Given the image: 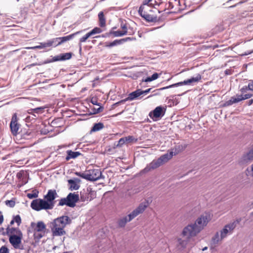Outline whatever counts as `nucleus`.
I'll return each mask as SVG.
<instances>
[{"instance_id":"nucleus-17","label":"nucleus","mask_w":253,"mask_h":253,"mask_svg":"<svg viewBox=\"0 0 253 253\" xmlns=\"http://www.w3.org/2000/svg\"><path fill=\"white\" fill-rule=\"evenodd\" d=\"M80 32H81V31H78V32H77L74 33V34L70 35H69L68 36L59 38V42H58L57 44H55V46H57L58 45H60V44H62V43H63V42H65L66 41L70 40L73 37H74V36L75 35L78 34Z\"/></svg>"},{"instance_id":"nucleus-41","label":"nucleus","mask_w":253,"mask_h":253,"mask_svg":"<svg viewBox=\"0 0 253 253\" xmlns=\"http://www.w3.org/2000/svg\"><path fill=\"white\" fill-rule=\"evenodd\" d=\"M59 42V38H54L51 40H49V42L51 46H55V44H57V43Z\"/></svg>"},{"instance_id":"nucleus-24","label":"nucleus","mask_w":253,"mask_h":253,"mask_svg":"<svg viewBox=\"0 0 253 253\" xmlns=\"http://www.w3.org/2000/svg\"><path fill=\"white\" fill-rule=\"evenodd\" d=\"M142 18L145 19L148 22H156L158 21L157 16H153L150 14L144 13V15L142 16Z\"/></svg>"},{"instance_id":"nucleus-2","label":"nucleus","mask_w":253,"mask_h":253,"mask_svg":"<svg viewBox=\"0 0 253 253\" xmlns=\"http://www.w3.org/2000/svg\"><path fill=\"white\" fill-rule=\"evenodd\" d=\"M72 222V219L66 215H63L55 219L52 222L51 230L54 236H61L66 234L64 228Z\"/></svg>"},{"instance_id":"nucleus-45","label":"nucleus","mask_w":253,"mask_h":253,"mask_svg":"<svg viewBox=\"0 0 253 253\" xmlns=\"http://www.w3.org/2000/svg\"><path fill=\"white\" fill-rule=\"evenodd\" d=\"M91 32L92 34L94 35L95 34L100 33L102 32V30L100 28L96 27L92 30Z\"/></svg>"},{"instance_id":"nucleus-55","label":"nucleus","mask_w":253,"mask_h":253,"mask_svg":"<svg viewBox=\"0 0 253 253\" xmlns=\"http://www.w3.org/2000/svg\"><path fill=\"white\" fill-rule=\"evenodd\" d=\"M248 90H249V89H248V86H245V87H243V88H242L241 89L240 91H241V92L242 93H244L246 92Z\"/></svg>"},{"instance_id":"nucleus-26","label":"nucleus","mask_w":253,"mask_h":253,"mask_svg":"<svg viewBox=\"0 0 253 253\" xmlns=\"http://www.w3.org/2000/svg\"><path fill=\"white\" fill-rule=\"evenodd\" d=\"M178 154V152L176 150H175V148H174L171 149L169 153H168L167 154H165L163 155V156L164 157L165 156L166 157L165 159H167L166 161L168 162L169 160H170L172 157L173 156L176 155Z\"/></svg>"},{"instance_id":"nucleus-22","label":"nucleus","mask_w":253,"mask_h":253,"mask_svg":"<svg viewBox=\"0 0 253 253\" xmlns=\"http://www.w3.org/2000/svg\"><path fill=\"white\" fill-rule=\"evenodd\" d=\"M45 232H39L34 230V238L35 243H38L40 240L45 235Z\"/></svg>"},{"instance_id":"nucleus-61","label":"nucleus","mask_w":253,"mask_h":253,"mask_svg":"<svg viewBox=\"0 0 253 253\" xmlns=\"http://www.w3.org/2000/svg\"><path fill=\"white\" fill-rule=\"evenodd\" d=\"M119 40L120 44L123 43V42H126V38L122 39L121 40Z\"/></svg>"},{"instance_id":"nucleus-23","label":"nucleus","mask_w":253,"mask_h":253,"mask_svg":"<svg viewBox=\"0 0 253 253\" xmlns=\"http://www.w3.org/2000/svg\"><path fill=\"white\" fill-rule=\"evenodd\" d=\"M177 248L178 250H182L186 248L187 244V240H182L179 238L177 239Z\"/></svg>"},{"instance_id":"nucleus-56","label":"nucleus","mask_w":253,"mask_h":253,"mask_svg":"<svg viewBox=\"0 0 253 253\" xmlns=\"http://www.w3.org/2000/svg\"><path fill=\"white\" fill-rule=\"evenodd\" d=\"M43 48L42 47V45L41 44V43H40V45H37V46H34V47H30V48H32V49H36V48Z\"/></svg>"},{"instance_id":"nucleus-51","label":"nucleus","mask_w":253,"mask_h":253,"mask_svg":"<svg viewBox=\"0 0 253 253\" xmlns=\"http://www.w3.org/2000/svg\"><path fill=\"white\" fill-rule=\"evenodd\" d=\"M49 41H48L46 42H42L41 44L42 45L43 48L51 46Z\"/></svg>"},{"instance_id":"nucleus-62","label":"nucleus","mask_w":253,"mask_h":253,"mask_svg":"<svg viewBox=\"0 0 253 253\" xmlns=\"http://www.w3.org/2000/svg\"><path fill=\"white\" fill-rule=\"evenodd\" d=\"M85 35H86V37L88 38L89 37L93 35V34H92V33H91V32L90 31V32L87 33Z\"/></svg>"},{"instance_id":"nucleus-31","label":"nucleus","mask_w":253,"mask_h":253,"mask_svg":"<svg viewBox=\"0 0 253 253\" xmlns=\"http://www.w3.org/2000/svg\"><path fill=\"white\" fill-rule=\"evenodd\" d=\"M87 191L88 192L87 199H89V201H90L95 197L96 192L92 190L91 188H88L87 189Z\"/></svg>"},{"instance_id":"nucleus-14","label":"nucleus","mask_w":253,"mask_h":253,"mask_svg":"<svg viewBox=\"0 0 253 253\" xmlns=\"http://www.w3.org/2000/svg\"><path fill=\"white\" fill-rule=\"evenodd\" d=\"M57 196V194L55 190H49L47 194L44 196V198L45 199V202H48L51 207L50 209H52L54 205V200L55 199Z\"/></svg>"},{"instance_id":"nucleus-49","label":"nucleus","mask_w":253,"mask_h":253,"mask_svg":"<svg viewBox=\"0 0 253 253\" xmlns=\"http://www.w3.org/2000/svg\"><path fill=\"white\" fill-rule=\"evenodd\" d=\"M126 142H130L134 139V138L132 136H128L125 137Z\"/></svg>"},{"instance_id":"nucleus-6","label":"nucleus","mask_w":253,"mask_h":253,"mask_svg":"<svg viewBox=\"0 0 253 253\" xmlns=\"http://www.w3.org/2000/svg\"><path fill=\"white\" fill-rule=\"evenodd\" d=\"M16 139L19 141V143H25V141L31 139L33 137L32 131L31 129L26 127H23L20 129L19 132L16 135Z\"/></svg>"},{"instance_id":"nucleus-53","label":"nucleus","mask_w":253,"mask_h":253,"mask_svg":"<svg viewBox=\"0 0 253 253\" xmlns=\"http://www.w3.org/2000/svg\"><path fill=\"white\" fill-rule=\"evenodd\" d=\"M43 108H42V107H38V108H35V109H32L31 111H34L37 113H38L40 110H42Z\"/></svg>"},{"instance_id":"nucleus-25","label":"nucleus","mask_w":253,"mask_h":253,"mask_svg":"<svg viewBox=\"0 0 253 253\" xmlns=\"http://www.w3.org/2000/svg\"><path fill=\"white\" fill-rule=\"evenodd\" d=\"M45 229L46 226L43 222L39 221L34 230L39 232H45Z\"/></svg>"},{"instance_id":"nucleus-8","label":"nucleus","mask_w":253,"mask_h":253,"mask_svg":"<svg viewBox=\"0 0 253 253\" xmlns=\"http://www.w3.org/2000/svg\"><path fill=\"white\" fill-rule=\"evenodd\" d=\"M201 75L198 74L195 77H192L191 78L188 79L187 80H185L183 82H179L166 87H162L161 88L157 89V90H162L169 88L178 86L183 84H190L198 82L200 80H201Z\"/></svg>"},{"instance_id":"nucleus-21","label":"nucleus","mask_w":253,"mask_h":253,"mask_svg":"<svg viewBox=\"0 0 253 253\" xmlns=\"http://www.w3.org/2000/svg\"><path fill=\"white\" fill-rule=\"evenodd\" d=\"M127 31H114L111 30L109 33H106L105 36H102L103 37L109 36L110 35H113L115 37H121L127 34Z\"/></svg>"},{"instance_id":"nucleus-29","label":"nucleus","mask_w":253,"mask_h":253,"mask_svg":"<svg viewBox=\"0 0 253 253\" xmlns=\"http://www.w3.org/2000/svg\"><path fill=\"white\" fill-rule=\"evenodd\" d=\"M104 125L102 123H98L94 124L91 129V132H95L98 131L104 127Z\"/></svg>"},{"instance_id":"nucleus-38","label":"nucleus","mask_w":253,"mask_h":253,"mask_svg":"<svg viewBox=\"0 0 253 253\" xmlns=\"http://www.w3.org/2000/svg\"><path fill=\"white\" fill-rule=\"evenodd\" d=\"M117 44H120L118 40H116L113 42H111L110 43H106V46L111 47L114 46H115Z\"/></svg>"},{"instance_id":"nucleus-46","label":"nucleus","mask_w":253,"mask_h":253,"mask_svg":"<svg viewBox=\"0 0 253 253\" xmlns=\"http://www.w3.org/2000/svg\"><path fill=\"white\" fill-rule=\"evenodd\" d=\"M246 171L248 172V173L247 174V175L253 177V164L251 166V169H247Z\"/></svg>"},{"instance_id":"nucleus-37","label":"nucleus","mask_w":253,"mask_h":253,"mask_svg":"<svg viewBox=\"0 0 253 253\" xmlns=\"http://www.w3.org/2000/svg\"><path fill=\"white\" fill-rule=\"evenodd\" d=\"M126 142L125 137L121 138L119 141L117 142V143L116 144H114L115 146L114 148H115L116 147H121Z\"/></svg>"},{"instance_id":"nucleus-32","label":"nucleus","mask_w":253,"mask_h":253,"mask_svg":"<svg viewBox=\"0 0 253 253\" xmlns=\"http://www.w3.org/2000/svg\"><path fill=\"white\" fill-rule=\"evenodd\" d=\"M253 96V94H246L244 95H237L239 101L249 99Z\"/></svg>"},{"instance_id":"nucleus-50","label":"nucleus","mask_w":253,"mask_h":253,"mask_svg":"<svg viewBox=\"0 0 253 253\" xmlns=\"http://www.w3.org/2000/svg\"><path fill=\"white\" fill-rule=\"evenodd\" d=\"M143 9H144V6L141 5L140 6L139 10H138V13L142 17L143 15H144V13L145 12L143 11Z\"/></svg>"},{"instance_id":"nucleus-27","label":"nucleus","mask_w":253,"mask_h":253,"mask_svg":"<svg viewBox=\"0 0 253 253\" xmlns=\"http://www.w3.org/2000/svg\"><path fill=\"white\" fill-rule=\"evenodd\" d=\"M98 18L99 21V26L101 27H103L106 25V20L104 17V13L102 11H101L98 14Z\"/></svg>"},{"instance_id":"nucleus-60","label":"nucleus","mask_w":253,"mask_h":253,"mask_svg":"<svg viewBox=\"0 0 253 253\" xmlns=\"http://www.w3.org/2000/svg\"><path fill=\"white\" fill-rule=\"evenodd\" d=\"M121 28L123 29V31H127V26L126 24H121Z\"/></svg>"},{"instance_id":"nucleus-48","label":"nucleus","mask_w":253,"mask_h":253,"mask_svg":"<svg viewBox=\"0 0 253 253\" xmlns=\"http://www.w3.org/2000/svg\"><path fill=\"white\" fill-rule=\"evenodd\" d=\"M91 103L93 105H96L98 106H100V103L97 102V99L96 97H93L91 99Z\"/></svg>"},{"instance_id":"nucleus-44","label":"nucleus","mask_w":253,"mask_h":253,"mask_svg":"<svg viewBox=\"0 0 253 253\" xmlns=\"http://www.w3.org/2000/svg\"><path fill=\"white\" fill-rule=\"evenodd\" d=\"M0 253H9L8 248L5 246H2L0 248Z\"/></svg>"},{"instance_id":"nucleus-43","label":"nucleus","mask_w":253,"mask_h":253,"mask_svg":"<svg viewBox=\"0 0 253 253\" xmlns=\"http://www.w3.org/2000/svg\"><path fill=\"white\" fill-rule=\"evenodd\" d=\"M87 39L88 38L86 37V35H85L83 37H82V38L80 39V43H79V46H80V50H80V52L82 51V46H81V43L85 42Z\"/></svg>"},{"instance_id":"nucleus-59","label":"nucleus","mask_w":253,"mask_h":253,"mask_svg":"<svg viewBox=\"0 0 253 253\" xmlns=\"http://www.w3.org/2000/svg\"><path fill=\"white\" fill-rule=\"evenodd\" d=\"M153 81V80H152V77H147V78L144 80V81H145V82H151V81Z\"/></svg>"},{"instance_id":"nucleus-30","label":"nucleus","mask_w":253,"mask_h":253,"mask_svg":"<svg viewBox=\"0 0 253 253\" xmlns=\"http://www.w3.org/2000/svg\"><path fill=\"white\" fill-rule=\"evenodd\" d=\"M240 219H237L236 221L233 222L232 223L226 225V228H227L228 230L230 231V232H231L233 230V229L236 227L237 224L240 222Z\"/></svg>"},{"instance_id":"nucleus-34","label":"nucleus","mask_w":253,"mask_h":253,"mask_svg":"<svg viewBox=\"0 0 253 253\" xmlns=\"http://www.w3.org/2000/svg\"><path fill=\"white\" fill-rule=\"evenodd\" d=\"M99 106L100 107L97 109H96L94 107L91 108V111H90L89 114H90V115L96 114L97 113L102 112L104 109V108L101 106Z\"/></svg>"},{"instance_id":"nucleus-9","label":"nucleus","mask_w":253,"mask_h":253,"mask_svg":"<svg viewBox=\"0 0 253 253\" xmlns=\"http://www.w3.org/2000/svg\"><path fill=\"white\" fill-rule=\"evenodd\" d=\"M10 127L12 135L16 136L19 132L20 128V125L18 123V118L16 113H14L12 117Z\"/></svg>"},{"instance_id":"nucleus-18","label":"nucleus","mask_w":253,"mask_h":253,"mask_svg":"<svg viewBox=\"0 0 253 253\" xmlns=\"http://www.w3.org/2000/svg\"><path fill=\"white\" fill-rule=\"evenodd\" d=\"M68 182L69 184L70 185L69 189L71 190H78L79 187L80 185H78L76 182H80V180L78 178H76L75 180L73 179H69L68 180Z\"/></svg>"},{"instance_id":"nucleus-52","label":"nucleus","mask_w":253,"mask_h":253,"mask_svg":"<svg viewBox=\"0 0 253 253\" xmlns=\"http://www.w3.org/2000/svg\"><path fill=\"white\" fill-rule=\"evenodd\" d=\"M249 90L253 91V81L250 82L248 85Z\"/></svg>"},{"instance_id":"nucleus-39","label":"nucleus","mask_w":253,"mask_h":253,"mask_svg":"<svg viewBox=\"0 0 253 253\" xmlns=\"http://www.w3.org/2000/svg\"><path fill=\"white\" fill-rule=\"evenodd\" d=\"M5 204L6 206H9V207L13 208L14 207L15 205V201L13 200H6L5 202Z\"/></svg>"},{"instance_id":"nucleus-7","label":"nucleus","mask_w":253,"mask_h":253,"mask_svg":"<svg viewBox=\"0 0 253 253\" xmlns=\"http://www.w3.org/2000/svg\"><path fill=\"white\" fill-rule=\"evenodd\" d=\"M31 207L33 210L39 211L42 209L50 210L51 206H50L48 202H45V200L41 199H38L34 200L32 202Z\"/></svg>"},{"instance_id":"nucleus-19","label":"nucleus","mask_w":253,"mask_h":253,"mask_svg":"<svg viewBox=\"0 0 253 253\" xmlns=\"http://www.w3.org/2000/svg\"><path fill=\"white\" fill-rule=\"evenodd\" d=\"M67 154V155L66 157V160L67 161L70 159H75L82 155L79 152H73L72 150H68Z\"/></svg>"},{"instance_id":"nucleus-12","label":"nucleus","mask_w":253,"mask_h":253,"mask_svg":"<svg viewBox=\"0 0 253 253\" xmlns=\"http://www.w3.org/2000/svg\"><path fill=\"white\" fill-rule=\"evenodd\" d=\"M23 238V234L21 231H18L17 235H12L9 236V241L14 248H18L19 245L21 244Z\"/></svg>"},{"instance_id":"nucleus-57","label":"nucleus","mask_w":253,"mask_h":253,"mask_svg":"<svg viewBox=\"0 0 253 253\" xmlns=\"http://www.w3.org/2000/svg\"><path fill=\"white\" fill-rule=\"evenodd\" d=\"M152 89V88H148L145 90H142V93L143 94H146L148 92H149Z\"/></svg>"},{"instance_id":"nucleus-36","label":"nucleus","mask_w":253,"mask_h":253,"mask_svg":"<svg viewBox=\"0 0 253 253\" xmlns=\"http://www.w3.org/2000/svg\"><path fill=\"white\" fill-rule=\"evenodd\" d=\"M7 234H8L9 233L11 234H13L15 233L16 235L17 234L18 231H21L20 230H19L18 228L12 227L11 228H9V227L7 228Z\"/></svg>"},{"instance_id":"nucleus-47","label":"nucleus","mask_w":253,"mask_h":253,"mask_svg":"<svg viewBox=\"0 0 253 253\" xmlns=\"http://www.w3.org/2000/svg\"><path fill=\"white\" fill-rule=\"evenodd\" d=\"M175 150H177V151L178 152V153H180L181 152V151H182L184 149H185V147H183V146L182 145H177L175 147Z\"/></svg>"},{"instance_id":"nucleus-58","label":"nucleus","mask_w":253,"mask_h":253,"mask_svg":"<svg viewBox=\"0 0 253 253\" xmlns=\"http://www.w3.org/2000/svg\"><path fill=\"white\" fill-rule=\"evenodd\" d=\"M39 65V64L38 63H33V64H31L27 65L26 67V68H30L31 67H33V66H36V65Z\"/></svg>"},{"instance_id":"nucleus-20","label":"nucleus","mask_w":253,"mask_h":253,"mask_svg":"<svg viewBox=\"0 0 253 253\" xmlns=\"http://www.w3.org/2000/svg\"><path fill=\"white\" fill-rule=\"evenodd\" d=\"M132 219L130 218L129 214L127 216L124 217L120 219L118 221V226L119 227H124L126 223L130 221Z\"/></svg>"},{"instance_id":"nucleus-11","label":"nucleus","mask_w":253,"mask_h":253,"mask_svg":"<svg viewBox=\"0 0 253 253\" xmlns=\"http://www.w3.org/2000/svg\"><path fill=\"white\" fill-rule=\"evenodd\" d=\"M253 161V145L248 152L244 153L239 160L240 165L247 164Z\"/></svg>"},{"instance_id":"nucleus-54","label":"nucleus","mask_w":253,"mask_h":253,"mask_svg":"<svg viewBox=\"0 0 253 253\" xmlns=\"http://www.w3.org/2000/svg\"><path fill=\"white\" fill-rule=\"evenodd\" d=\"M158 77H159V74L157 73L153 74L151 76V77H152L153 80H155L157 79L158 78Z\"/></svg>"},{"instance_id":"nucleus-33","label":"nucleus","mask_w":253,"mask_h":253,"mask_svg":"<svg viewBox=\"0 0 253 253\" xmlns=\"http://www.w3.org/2000/svg\"><path fill=\"white\" fill-rule=\"evenodd\" d=\"M33 193H28L27 197L30 199L36 198L38 197L39 191L35 189L32 191Z\"/></svg>"},{"instance_id":"nucleus-10","label":"nucleus","mask_w":253,"mask_h":253,"mask_svg":"<svg viewBox=\"0 0 253 253\" xmlns=\"http://www.w3.org/2000/svg\"><path fill=\"white\" fill-rule=\"evenodd\" d=\"M142 94V90L140 89H138L130 93L127 98L121 100V101L114 104L113 105V107L115 108L121 104H124L126 101L133 100Z\"/></svg>"},{"instance_id":"nucleus-64","label":"nucleus","mask_w":253,"mask_h":253,"mask_svg":"<svg viewBox=\"0 0 253 253\" xmlns=\"http://www.w3.org/2000/svg\"><path fill=\"white\" fill-rule=\"evenodd\" d=\"M253 99H251L248 101V105H251L253 104Z\"/></svg>"},{"instance_id":"nucleus-15","label":"nucleus","mask_w":253,"mask_h":253,"mask_svg":"<svg viewBox=\"0 0 253 253\" xmlns=\"http://www.w3.org/2000/svg\"><path fill=\"white\" fill-rule=\"evenodd\" d=\"M148 206V205L147 202H143L140 203L138 207H137V208H136L130 213H129L130 218L133 219L139 214L142 213L145 211Z\"/></svg>"},{"instance_id":"nucleus-63","label":"nucleus","mask_w":253,"mask_h":253,"mask_svg":"<svg viewBox=\"0 0 253 253\" xmlns=\"http://www.w3.org/2000/svg\"><path fill=\"white\" fill-rule=\"evenodd\" d=\"M3 220V217L2 215H0V224H1Z\"/></svg>"},{"instance_id":"nucleus-13","label":"nucleus","mask_w":253,"mask_h":253,"mask_svg":"<svg viewBox=\"0 0 253 253\" xmlns=\"http://www.w3.org/2000/svg\"><path fill=\"white\" fill-rule=\"evenodd\" d=\"M166 109L162 106L157 107L153 111L149 113V116L153 120L156 121V119L162 118L165 114Z\"/></svg>"},{"instance_id":"nucleus-3","label":"nucleus","mask_w":253,"mask_h":253,"mask_svg":"<svg viewBox=\"0 0 253 253\" xmlns=\"http://www.w3.org/2000/svg\"><path fill=\"white\" fill-rule=\"evenodd\" d=\"M75 174L89 181H96L101 176V172L98 169H91L85 170L84 172H76Z\"/></svg>"},{"instance_id":"nucleus-42","label":"nucleus","mask_w":253,"mask_h":253,"mask_svg":"<svg viewBox=\"0 0 253 253\" xmlns=\"http://www.w3.org/2000/svg\"><path fill=\"white\" fill-rule=\"evenodd\" d=\"M15 222H16L17 225L19 226L21 223V219L19 215H17L13 216V218Z\"/></svg>"},{"instance_id":"nucleus-28","label":"nucleus","mask_w":253,"mask_h":253,"mask_svg":"<svg viewBox=\"0 0 253 253\" xmlns=\"http://www.w3.org/2000/svg\"><path fill=\"white\" fill-rule=\"evenodd\" d=\"M238 97H231L230 99L226 101L223 105V107H226L236 103L239 102Z\"/></svg>"},{"instance_id":"nucleus-16","label":"nucleus","mask_w":253,"mask_h":253,"mask_svg":"<svg viewBox=\"0 0 253 253\" xmlns=\"http://www.w3.org/2000/svg\"><path fill=\"white\" fill-rule=\"evenodd\" d=\"M72 53H71V52L61 54L56 56H54L51 60L45 61L43 62V63L47 64L48 63H50L51 62H55V61H60V60H68L72 57Z\"/></svg>"},{"instance_id":"nucleus-35","label":"nucleus","mask_w":253,"mask_h":253,"mask_svg":"<svg viewBox=\"0 0 253 253\" xmlns=\"http://www.w3.org/2000/svg\"><path fill=\"white\" fill-rule=\"evenodd\" d=\"M228 233H230V231L227 228H226V226H225L224 228L221 231L220 239H222L223 238H225Z\"/></svg>"},{"instance_id":"nucleus-5","label":"nucleus","mask_w":253,"mask_h":253,"mask_svg":"<svg viewBox=\"0 0 253 253\" xmlns=\"http://www.w3.org/2000/svg\"><path fill=\"white\" fill-rule=\"evenodd\" d=\"M166 158V157L165 156L164 157L163 155H162L158 159L153 160L151 163L148 165L146 168L142 169L140 173H145L151 171V170H153L159 168L163 164L167 162L166 161L167 159H165Z\"/></svg>"},{"instance_id":"nucleus-1","label":"nucleus","mask_w":253,"mask_h":253,"mask_svg":"<svg viewBox=\"0 0 253 253\" xmlns=\"http://www.w3.org/2000/svg\"><path fill=\"white\" fill-rule=\"evenodd\" d=\"M210 220L209 215H202L199 217L194 224L186 226L183 230L182 235L188 237L195 236L206 226Z\"/></svg>"},{"instance_id":"nucleus-40","label":"nucleus","mask_w":253,"mask_h":253,"mask_svg":"<svg viewBox=\"0 0 253 253\" xmlns=\"http://www.w3.org/2000/svg\"><path fill=\"white\" fill-rule=\"evenodd\" d=\"M219 240H220V238H219V234L218 232H217L215 234V235L212 237V242L215 244H217Z\"/></svg>"},{"instance_id":"nucleus-4","label":"nucleus","mask_w":253,"mask_h":253,"mask_svg":"<svg viewBox=\"0 0 253 253\" xmlns=\"http://www.w3.org/2000/svg\"><path fill=\"white\" fill-rule=\"evenodd\" d=\"M79 201V196L75 193H70L66 198H62L60 200L58 206H62L66 205L71 208H74L76 203Z\"/></svg>"}]
</instances>
